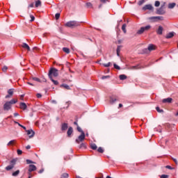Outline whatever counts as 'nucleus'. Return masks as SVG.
I'll use <instances>...</instances> for the list:
<instances>
[{"instance_id": "1", "label": "nucleus", "mask_w": 178, "mask_h": 178, "mask_svg": "<svg viewBox=\"0 0 178 178\" xmlns=\"http://www.w3.org/2000/svg\"><path fill=\"white\" fill-rule=\"evenodd\" d=\"M65 26L66 27H70L71 29H73L80 26V22L77 21H70L65 24Z\"/></svg>"}, {"instance_id": "2", "label": "nucleus", "mask_w": 178, "mask_h": 178, "mask_svg": "<svg viewBox=\"0 0 178 178\" xmlns=\"http://www.w3.org/2000/svg\"><path fill=\"white\" fill-rule=\"evenodd\" d=\"M149 29H151V25H147L146 26H143L139 30H138L136 34L141 35V34H143L144 33H145V31H148Z\"/></svg>"}, {"instance_id": "3", "label": "nucleus", "mask_w": 178, "mask_h": 178, "mask_svg": "<svg viewBox=\"0 0 178 178\" xmlns=\"http://www.w3.org/2000/svg\"><path fill=\"white\" fill-rule=\"evenodd\" d=\"M58 70L56 68H51L49 71L48 76L52 77L54 76V77H58Z\"/></svg>"}, {"instance_id": "4", "label": "nucleus", "mask_w": 178, "mask_h": 178, "mask_svg": "<svg viewBox=\"0 0 178 178\" xmlns=\"http://www.w3.org/2000/svg\"><path fill=\"white\" fill-rule=\"evenodd\" d=\"M84 140H86V134L82 132V134H81V135L75 140V143H76V144H80V143H83Z\"/></svg>"}, {"instance_id": "5", "label": "nucleus", "mask_w": 178, "mask_h": 178, "mask_svg": "<svg viewBox=\"0 0 178 178\" xmlns=\"http://www.w3.org/2000/svg\"><path fill=\"white\" fill-rule=\"evenodd\" d=\"M17 160L16 159H13L10 161V165L6 167V170H12L13 168H15V165H16Z\"/></svg>"}, {"instance_id": "6", "label": "nucleus", "mask_w": 178, "mask_h": 178, "mask_svg": "<svg viewBox=\"0 0 178 178\" xmlns=\"http://www.w3.org/2000/svg\"><path fill=\"white\" fill-rule=\"evenodd\" d=\"M11 108H12V105L10 104V103L8 102H6L3 105V110L10 111Z\"/></svg>"}, {"instance_id": "7", "label": "nucleus", "mask_w": 178, "mask_h": 178, "mask_svg": "<svg viewBox=\"0 0 178 178\" xmlns=\"http://www.w3.org/2000/svg\"><path fill=\"white\" fill-rule=\"evenodd\" d=\"M149 20H154V22H159V20H163V17L162 16H157V17H150Z\"/></svg>"}, {"instance_id": "8", "label": "nucleus", "mask_w": 178, "mask_h": 178, "mask_svg": "<svg viewBox=\"0 0 178 178\" xmlns=\"http://www.w3.org/2000/svg\"><path fill=\"white\" fill-rule=\"evenodd\" d=\"M26 131L29 138H33V137H34V136L35 135V132H34L33 129H29V130H26Z\"/></svg>"}, {"instance_id": "9", "label": "nucleus", "mask_w": 178, "mask_h": 178, "mask_svg": "<svg viewBox=\"0 0 178 178\" xmlns=\"http://www.w3.org/2000/svg\"><path fill=\"white\" fill-rule=\"evenodd\" d=\"M154 7L151 4H147L143 7V10H152Z\"/></svg>"}, {"instance_id": "10", "label": "nucleus", "mask_w": 178, "mask_h": 178, "mask_svg": "<svg viewBox=\"0 0 178 178\" xmlns=\"http://www.w3.org/2000/svg\"><path fill=\"white\" fill-rule=\"evenodd\" d=\"M69 128V124L66 122H64L61 124V131H66L67 129Z\"/></svg>"}, {"instance_id": "11", "label": "nucleus", "mask_w": 178, "mask_h": 178, "mask_svg": "<svg viewBox=\"0 0 178 178\" xmlns=\"http://www.w3.org/2000/svg\"><path fill=\"white\" fill-rule=\"evenodd\" d=\"M173 102V99L172 97H168L166 99H163L162 100L163 104H172Z\"/></svg>"}, {"instance_id": "12", "label": "nucleus", "mask_w": 178, "mask_h": 178, "mask_svg": "<svg viewBox=\"0 0 178 178\" xmlns=\"http://www.w3.org/2000/svg\"><path fill=\"white\" fill-rule=\"evenodd\" d=\"M157 15H165V10H163V6L156 10Z\"/></svg>"}, {"instance_id": "13", "label": "nucleus", "mask_w": 178, "mask_h": 178, "mask_svg": "<svg viewBox=\"0 0 178 178\" xmlns=\"http://www.w3.org/2000/svg\"><path fill=\"white\" fill-rule=\"evenodd\" d=\"M35 170H37V167L35 165L30 164L28 171L31 173V172H35Z\"/></svg>"}, {"instance_id": "14", "label": "nucleus", "mask_w": 178, "mask_h": 178, "mask_svg": "<svg viewBox=\"0 0 178 178\" xmlns=\"http://www.w3.org/2000/svg\"><path fill=\"white\" fill-rule=\"evenodd\" d=\"M19 107L20 109H22V111H26L27 109V104L24 102L19 103Z\"/></svg>"}, {"instance_id": "15", "label": "nucleus", "mask_w": 178, "mask_h": 178, "mask_svg": "<svg viewBox=\"0 0 178 178\" xmlns=\"http://www.w3.org/2000/svg\"><path fill=\"white\" fill-rule=\"evenodd\" d=\"M157 34H159V35H162L163 33V27H162V26H159V29L156 31Z\"/></svg>"}, {"instance_id": "16", "label": "nucleus", "mask_w": 178, "mask_h": 178, "mask_svg": "<svg viewBox=\"0 0 178 178\" xmlns=\"http://www.w3.org/2000/svg\"><path fill=\"white\" fill-rule=\"evenodd\" d=\"M67 137H71L72 134H73V127H70L67 131Z\"/></svg>"}, {"instance_id": "17", "label": "nucleus", "mask_w": 178, "mask_h": 178, "mask_svg": "<svg viewBox=\"0 0 178 178\" xmlns=\"http://www.w3.org/2000/svg\"><path fill=\"white\" fill-rule=\"evenodd\" d=\"M8 94L7 95H6V98H10V97H12V95H13V89H9L8 90Z\"/></svg>"}, {"instance_id": "18", "label": "nucleus", "mask_w": 178, "mask_h": 178, "mask_svg": "<svg viewBox=\"0 0 178 178\" xmlns=\"http://www.w3.org/2000/svg\"><path fill=\"white\" fill-rule=\"evenodd\" d=\"M175 36V32H170L165 35V38H172Z\"/></svg>"}, {"instance_id": "19", "label": "nucleus", "mask_w": 178, "mask_h": 178, "mask_svg": "<svg viewBox=\"0 0 178 178\" xmlns=\"http://www.w3.org/2000/svg\"><path fill=\"white\" fill-rule=\"evenodd\" d=\"M22 48L27 49V51H31L30 46H29V44H27V43H22Z\"/></svg>"}, {"instance_id": "20", "label": "nucleus", "mask_w": 178, "mask_h": 178, "mask_svg": "<svg viewBox=\"0 0 178 178\" xmlns=\"http://www.w3.org/2000/svg\"><path fill=\"white\" fill-rule=\"evenodd\" d=\"M148 51H154L155 49V46L152 44H149L148 47H147Z\"/></svg>"}, {"instance_id": "21", "label": "nucleus", "mask_w": 178, "mask_h": 178, "mask_svg": "<svg viewBox=\"0 0 178 178\" xmlns=\"http://www.w3.org/2000/svg\"><path fill=\"white\" fill-rule=\"evenodd\" d=\"M49 79L51 80V81H52V83H54V86H58V84H59V82H58L56 80H54L52 76L49 77Z\"/></svg>"}, {"instance_id": "22", "label": "nucleus", "mask_w": 178, "mask_h": 178, "mask_svg": "<svg viewBox=\"0 0 178 178\" xmlns=\"http://www.w3.org/2000/svg\"><path fill=\"white\" fill-rule=\"evenodd\" d=\"M60 87H63L64 88H65V90H71L70 86H69V85L66 83L61 84Z\"/></svg>"}, {"instance_id": "23", "label": "nucleus", "mask_w": 178, "mask_h": 178, "mask_svg": "<svg viewBox=\"0 0 178 178\" xmlns=\"http://www.w3.org/2000/svg\"><path fill=\"white\" fill-rule=\"evenodd\" d=\"M120 49H122V45L118 46L117 50H116L118 56H120Z\"/></svg>"}, {"instance_id": "24", "label": "nucleus", "mask_w": 178, "mask_h": 178, "mask_svg": "<svg viewBox=\"0 0 178 178\" xmlns=\"http://www.w3.org/2000/svg\"><path fill=\"white\" fill-rule=\"evenodd\" d=\"M118 101V99H116V97H111L110 98V103L111 104H115V102H117Z\"/></svg>"}, {"instance_id": "25", "label": "nucleus", "mask_w": 178, "mask_h": 178, "mask_svg": "<svg viewBox=\"0 0 178 178\" xmlns=\"http://www.w3.org/2000/svg\"><path fill=\"white\" fill-rule=\"evenodd\" d=\"M175 6H176L175 3H170L168 4V9H173V8H175Z\"/></svg>"}, {"instance_id": "26", "label": "nucleus", "mask_w": 178, "mask_h": 178, "mask_svg": "<svg viewBox=\"0 0 178 178\" xmlns=\"http://www.w3.org/2000/svg\"><path fill=\"white\" fill-rule=\"evenodd\" d=\"M63 51L65 52V54H70V49L67 47H63Z\"/></svg>"}, {"instance_id": "27", "label": "nucleus", "mask_w": 178, "mask_h": 178, "mask_svg": "<svg viewBox=\"0 0 178 178\" xmlns=\"http://www.w3.org/2000/svg\"><path fill=\"white\" fill-rule=\"evenodd\" d=\"M35 8H39V6H41V1L40 0L36 1L35 3Z\"/></svg>"}, {"instance_id": "28", "label": "nucleus", "mask_w": 178, "mask_h": 178, "mask_svg": "<svg viewBox=\"0 0 178 178\" xmlns=\"http://www.w3.org/2000/svg\"><path fill=\"white\" fill-rule=\"evenodd\" d=\"M90 148L92 149L95 150V149H97V148H98V147L97 146V145L95 143H91Z\"/></svg>"}, {"instance_id": "29", "label": "nucleus", "mask_w": 178, "mask_h": 178, "mask_svg": "<svg viewBox=\"0 0 178 178\" xmlns=\"http://www.w3.org/2000/svg\"><path fill=\"white\" fill-rule=\"evenodd\" d=\"M119 77L120 80H126V79H127V76H126L125 74H121Z\"/></svg>"}, {"instance_id": "30", "label": "nucleus", "mask_w": 178, "mask_h": 178, "mask_svg": "<svg viewBox=\"0 0 178 178\" xmlns=\"http://www.w3.org/2000/svg\"><path fill=\"white\" fill-rule=\"evenodd\" d=\"M19 173H20V170H18L13 172L12 176H13L14 177H16V176H17L19 175Z\"/></svg>"}, {"instance_id": "31", "label": "nucleus", "mask_w": 178, "mask_h": 178, "mask_svg": "<svg viewBox=\"0 0 178 178\" xmlns=\"http://www.w3.org/2000/svg\"><path fill=\"white\" fill-rule=\"evenodd\" d=\"M141 67H140V65H134L131 67V69L132 70H137V69H140Z\"/></svg>"}, {"instance_id": "32", "label": "nucleus", "mask_w": 178, "mask_h": 178, "mask_svg": "<svg viewBox=\"0 0 178 178\" xmlns=\"http://www.w3.org/2000/svg\"><path fill=\"white\" fill-rule=\"evenodd\" d=\"M126 27H127L126 24H124L122 25V31L124 33V34H126V33H127Z\"/></svg>"}, {"instance_id": "33", "label": "nucleus", "mask_w": 178, "mask_h": 178, "mask_svg": "<svg viewBox=\"0 0 178 178\" xmlns=\"http://www.w3.org/2000/svg\"><path fill=\"white\" fill-rule=\"evenodd\" d=\"M32 80H33V81H37L38 83H41V79H40V78L33 77Z\"/></svg>"}, {"instance_id": "34", "label": "nucleus", "mask_w": 178, "mask_h": 178, "mask_svg": "<svg viewBox=\"0 0 178 178\" xmlns=\"http://www.w3.org/2000/svg\"><path fill=\"white\" fill-rule=\"evenodd\" d=\"M10 103V104L13 105V104H16L17 102V100H15V99H11L10 101L8 102Z\"/></svg>"}, {"instance_id": "35", "label": "nucleus", "mask_w": 178, "mask_h": 178, "mask_svg": "<svg viewBox=\"0 0 178 178\" xmlns=\"http://www.w3.org/2000/svg\"><path fill=\"white\" fill-rule=\"evenodd\" d=\"M156 110L157 111V112H159V113H163V110L161 109L159 107H156Z\"/></svg>"}, {"instance_id": "36", "label": "nucleus", "mask_w": 178, "mask_h": 178, "mask_svg": "<svg viewBox=\"0 0 178 178\" xmlns=\"http://www.w3.org/2000/svg\"><path fill=\"white\" fill-rule=\"evenodd\" d=\"M77 131H79V133H81V134H83V133H84V131L83 129H81V128L80 127H77Z\"/></svg>"}, {"instance_id": "37", "label": "nucleus", "mask_w": 178, "mask_h": 178, "mask_svg": "<svg viewBox=\"0 0 178 178\" xmlns=\"http://www.w3.org/2000/svg\"><path fill=\"white\" fill-rule=\"evenodd\" d=\"M67 177H69V174H67V173H63L61 175V178H67Z\"/></svg>"}, {"instance_id": "38", "label": "nucleus", "mask_w": 178, "mask_h": 178, "mask_svg": "<svg viewBox=\"0 0 178 178\" xmlns=\"http://www.w3.org/2000/svg\"><path fill=\"white\" fill-rule=\"evenodd\" d=\"M97 151L100 154H104V149H102V147H101L97 149Z\"/></svg>"}, {"instance_id": "39", "label": "nucleus", "mask_w": 178, "mask_h": 178, "mask_svg": "<svg viewBox=\"0 0 178 178\" xmlns=\"http://www.w3.org/2000/svg\"><path fill=\"white\" fill-rule=\"evenodd\" d=\"M159 5H161V2H159V1H156L154 3V6H156V8H158Z\"/></svg>"}, {"instance_id": "40", "label": "nucleus", "mask_w": 178, "mask_h": 178, "mask_svg": "<svg viewBox=\"0 0 178 178\" xmlns=\"http://www.w3.org/2000/svg\"><path fill=\"white\" fill-rule=\"evenodd\" d=\"M7 70H8V67L6 65H4L2 68V72L5 73L6 72Z\"/></svg>"}, {"instance_id": "41", "label": "nucleus", "mask_w": 178, "mask_h": 178, "mask_svg": "<svg viewBox=\"0 0 178 178\" xmlns=\"http://www.w3.org/2000/svg\"><path fill=\"white\" fill-rule=\"evenodd\" d=\"M26 163L27 165H30V163H35L30 159H26Z\"/></svg>"}, {"instance_id": "42", "label": "nucleus", "mask_w": 178, "mask_h": 178, "mask_svg": "<svg viewBox=\"0 0 178 178\" xmlns=\"http://www.w3.org/2000/svg\"><path fill=\"white\" fill-rule=\"evenodd\" d=\"M113 66H114L115 69H117V70H120V67L119 65L114 63Z\"/></svg>"}, {"instance_id": "43", "label": "nucleus", "mask_w": 178, "mask_h": 178, "mask_svg": "<svg viewBox=\"0 0 178 178\" xmlns=\"http://www.w3.org/2000/svg\"><path fill=\"white\" fill-rule=\"evenodd\" d=\"M111 76L106 75V76H102V80H105L106 79H109Z\"/></svg>"}, {"instance_id": "44", "label": "nucleus", "mask_w": 178, "mask_h": 178, "mask_svg": "<svg viewBox=\"0 0 178 178\" xmlns=\"http://www.w3.org/2000/svg\"><path fill=\"white\" fill-rule=\"evenodd\" d=\"M56 19L58 20L60 17V13H56L55 15Z\"/></svg>"}, {"instance_id": "45", "label": "nucleus", "mask_w": 178, "mask_h": 178, "mask_svg": "<svg viewBox=\"0 0 178 178\" xmlns=\"http://www.w3.org/2000/svg\"><path fill=\"white\" fill-rule=\"evenodd\" d=\"M30 17H31L30 22H34V20H35V17H34V15H31Z\"/></svg>"}, {"instance_id": "46", "label": "nucleus", "mask_w": 178, "mask_h": 178, "mask_svg": "<svg viewBox=\"0 0 178 178\" xmlns=\"http://www.w3.org/2000/svg\"><path fill=\"white\" fill-rule=\"evenodd\" d=\"M144 2H145V0H140V1L138 3V5H139V6H141V5H143V3H144Z\"/></svg>"}, {"instance_id": "47", "label": "nucleus", "mask_w": 178, "mask_h": 178, "mask_svg": "<svg viewBox=\"0 0 178 178\" xmlns=\"http://www.w3.org/2000/svg\"><path fill=\"white\" fill-rule=\"evenodd\" d=\"M15 143V140H10L8 144L7 145L9 146V145H12V144H13Z\"/></svg>"}, {"instance_id": "48", "label": "nucleus", "mask_w": 178, "mask_h": 178, "mask_svg": "<svg viewBox=\"0 0 178 178\" xmlns=\"http://www.w3.org/2000/svg\"><path fill=\"white\" fill-rule=\"evenodd\" d=\"M103 66H104V67H109V66H111V63H108L106 64H103Z\"/></svg>"}, {"instance_id": "49", "label": "nucleus", "mask_w": 178, "mask_h": 178, "mask_svg": "<svg viewBox=\"0 0 178 178\" xmlns=\"http://www.w3.org/2000/svg\"><path fill=\"white\" fill-rule=\"evenodd\" d=\"M14 123L15 124H18V126H19V127H23V125H22L20 123H19L17 121H14Z\"/></svg>"}, {"instance_id": "50", "label": "nucleus", "mask_w": 178, "mask_h": 178, "mask_svg": "<svg viewBox=\"0 0 178 178\" xmlns=\"http://www.w3.org/2000/svg\"><path fill=\"white\" fill-rule=\"evenodd\" d=\"M79 148H86V144L81 143V144L79 145Z\"/></svg>"}, {"instance_id": "51", "label": "nucleus", "mask_w": 178, "mask_h": 178, "mask_svg": "<svg viewBox=\"0 0 178 178\" xmlns=\"http://www.w3.org/2000/svg\"><path fill=\"white\" fill-rule=\"evenodd\" d=\"M17 152L18 155H22V154H23V152L21 149H17Z\"/></svg>"}, {"instance_id": "52", "label": "nucleus", "mask_w": 178, "mask_h": 178, "mask_svg": "<svg viewBox=\"0 0 178 178\" xmlns=\"http://www.w3.org/2000/svg\"><path fill=\"white\" fill-rule=\"evenodd\" d=\"M166 169H170V170H172L173 169V168H172V166L170 165H167L165 166Z\"/></svg>"}, {"instance_id": "53", "label": "nucleus", "mask_w": 178, "mask_h": 178, "mask_svg": "<svg viewBox=\"0 0 178 178\" xmlns=\"http://www.w3.org/2000/svg\"><path fill=\"white\" fill-rule=\"evenodd\" d=\"M36 97H37V98H41V97H42V95L40 93H37Z\"/></svg>"}, {"instance_id": "54", "label": "nucleus", "mask_w": 178, "mask_h": 178, "mask_svg": "<svg viewBox=\"0 0 178 178\" xmlns=\"http://www.w3.org/2000/svg\"><path fill=\"white\" fill-rule=\"evenodd\" d=\"M86 6H88V8H90V7L92 6V4H91V3H87Z\"/></svg>"}, {"instance_id": "55", "label": "nucleus", "mask_w": 178, "mask_h": 178, "mask_svg": "<svg viewBox=\"0 0 178 178\" xmlns=\"http://www.w3.org/2000/svg\"><path fill=\"white\" fill-rule=\"evenodd\" d=\"M29 8H34V3H31L29 5Z\"/></svg>"}, {"instance_id": "56", "label": "nucleus", "mask_w": 178, "mask_h": 178, "mask_svg": "<svg viewBox=\"0 0 178 178\" xmlns=\"http://www.w3.org/2000/svg\"><path fill=\"white\" fill-rule=\"evenodd\" d=\"M167 177H168V176L167 175H162L161 176V178H167Z\"/></svg>"}, {"instance_id": "57", "label": "nucleus", "mask_w": 178, "mask_h": 178, "mask_svg": "<svg viewBox=\"0 0 178 178\" xmlns=\"http://www.w3.org/2000/svg\"><path fill=\"white\" fill-rule=\"evenodd\" d=\"M100 1H101L102 3H106V2H108V0H100Z\"/></svg>"}, {"instance_id": "58", "label": "nucleus", "mask_w": 178, "mask_h": 178, "mask_svg": "<svg viewBox=\"0 0 178 178\" xmlns=\"http://www.w3.org/2000/svg\"><path fill=\"white\" fill-rule=\"evenodd\" d=\"M172 160L174 161L175 164L177 165V160L176 159H175V158H172Z\"/></svg>"}, {"instance_id": "59", "label": "nucleus", "mask_w": 178, "mask_h": 178, "mask_svg": "<svg viewBox=\"0 0 178 178\" xmlns=\"http://www.w3.org/2000/svg\"><path fill=\"white\" fill-rule=\"evenodd\" d=\"M30 148H31V146H30V145H28L26 147V149H30Z\"/></svg>"}, {"instance_id": "60", "label": "nucleus", "mask_w": 178, "mask_h": 178, "mask_svg": "<svg viewBox=\"0 0 178 178\" xmlns=\"http://www.w3.org/2000/svg\"><path fill=\"white\" fill-rule=\"evenodd\" d=\"M74 124H75V126H77V127H79V124L77 123V121H75L74 122Z\"/></svg>"}, {"instance_id": "61", "label": "nucleus", "mask_w": 178, "mask_h": 178, "mask_svg": "<svg viewBox=\"0 0 178 178\" xmlns=\"http://www.w3.org/2000/svg\"><path fill=\"white\" fill-rule=\"evenodd\" d=\"M51 104H57L56 100H52V101H51Z\"/></svg>"}, {"instance_id": "62", "label": "nucleus", "mask_w": 178, "mask_h": 178, "mask_svg": "<svg viewBox=\"0 0 178 178\" xmlns=\"http://www.w3.org/2000/svg\"><path fill=\"white\" fill-rule=\"evenodd\" d=\"M14 116H15V118L17 117V116H19L18 113H14Z\"/></svg>"}, {"instance_id": "63", "label": "nucleus", "mask_w": 178, "mask_h": 178, "mask_svg": "<svg viewBox=\"0 0 178 178\" xmlns=\"http://www.w3.org/2000/svg\"><path fill=\"white\" fill-rule=\"evenodd\" d=\"M44 172V169H41L39 172H38V173H43Z\"/></svg>"}, {"instance_id": "64", "label": "nucleus", "mask_w": 178, "mask_h": 178, "mask_svg": "<svg viewBox=\"0 0 178 178\" xmlns=\"http://www.w3.org/2000/svg\"><path fill=\"white\" fill-rule=\"evenodd\" d=\"M31 177H33L31 176V172H29V178H31Z\"/></svg>"}]
</instances>
